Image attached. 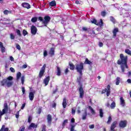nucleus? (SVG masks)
<instances>
[{
	"label": "nucleus",
	"mask_w": 131,
	"mask_h": 131,
	"mask_svg": "<svg viewBox=\"0 0 131 131\" xmlns=\"http://www.w3.org/2000/svg\"><path fill=\"white\" fill-rule=\"evenodd\" d=\"M16 32L17 34V35H18V36L21 37V31H20V30L19 29H16Z\"/></svg>",
	"instance_id": "35"
},
{
	"label": "nucleus",
	"mask_w": 131,
	"mask_h": 131,
	"mask_svg": "<svg viewBox=\"0 0 131 131\" xmlns=\"http://www.w3.org/2000/svg\"><path fill=\"white\" fill-rule=\"evenodd\" d=\"M1 131H9V128L6 127V126L3 125L1 129Z\"/></svg>",
	"instance_id": "25"
},
{
	"label": "nucleus",
	"mask_w": 131,
	"mask_h": 131,
	"mask_svg": "<svg viewBox=\"0 0 131 131\" xmlns=\"http://www.w3.org/2000/svg\"><path fill=\"white\" fill-rule=\"evenodd\" d=\"M32 120V117H31V116H29L28 120V122L30 123V122H31Z\"/></svg>",
	"instance_id": "44"
},
{
	"label": "nucleus",
	"mask_w": 131,
	"mask_h": 131,
	"mask_svg": "<svg viewBox=\"0 0 131 131\" xmlns=\"http://www.w3.org/2000/svg\"><path fill=\"white\" fill-rule=\"evenodd\" d=\"M66 123H68V120L67 119H66L63 121L62 123V128L65 127V125H66Z\"/></svg>",
	"instance_id": "30"
},
{
	"label": "nucleus",
	"mask_w": 131,
	"mask_h": 131,
	"mask_svg": "<svg viewBox=\"0 0 131 131\" xmlns=\"http://www.w3.org/2000/svg\"><path fill=\"white\" fill-rule=\"evenodd\" d=\"M125 53H126V54H127L128 55H130V56H131V51H130V50H129V49H126L125 50Z\"/></svg>",
	"instance_id": "38"
},
{
	"label": "nucleus",
	"mask_w": 131,
	"mask_h": 131,
	"mask_svg": "<svg viewBox=\"0 0 131 131\" xmlns=\"http://www.w3.org/2000/svg\"><path fill=\"white\" fill-rule=\"evenodd\" d=\"M111 121H112V117L110 115L108 118V120L107 121V124H110L111 123Z\"/></svg>",
	"instance_id": "31"
},
{
	"label": "nucleus",
	"mask_w": 131,
	"mask_h": 131,
	"mask_svg": "<svg viewBox=\"0 0 131 131\" xmlns=\"http://www.w3.org/2000/svg\"><path fill=\"white\" fill-rule=\"evenodd\" d=\"M49 5L50 6H51V7H55V6H56V1H52L49 3Z\"/></svg>",
	"instance_id": "28"
},
{
	"label": "nucleus",
	"mask_w": 131,
	"mask_h": 131,
	"mask_svg": "<svg viewBox=\"0 0 131 131\" xmlns=\"http://www.w3.org/2000/svg\"><path fill=\"white\" fill-rule=\"evenodd\" d=\"M31 32L33 35H35L37 32V28L35 26H32L31 28Z\"/></svg>",
	"instance_id": "10"
},
{
	"label": "nucleus",
	"mask_w": 131,
	"mask_h": 131,
	"mask_svg": "<svg viewBox=\"0 0 131 131\" xmlns=\"http://www.w3.org/2000/svg\"><path fill=\"white\" fill-rule=\"evenodd\" d=\"M21 6L23 7V8H25L26 9H30L31 7L30 6V5L27 3H23L21 4Z\"/></svg>",
	"instance_id": "14"
},
{
	"label": "nucleus",
	"mask_w": 131,
	"mask_h": 131,
	"mask_svg": "<svg viewBox=\"0 0 131 131\" xmlns=\"http://www.w3.org/2000/svg\"><path fill=\"white\" fill-rule=\"evenodd\" d=\"M117 32H118V28H115L113 31L114 38L116 37V34H117Z\"/></svg>",
	"instance_id": "18"
},
{
	"label": "nucleus",
	"mask_w": 131,
	"mask_h": 131,
	"mask_svg": "<svg viewBox=\"0 0 131 131\" xmlns=\"http://www.w3.org/2000/svg\"><path fill=\"white\" fill-rule=\"evenodd\" d=\"M46 125H42V128L41 131H46Z\"/></svg>",
	"instance_id": "51"
},
{
	"label": "nucleus",
	"mask_w": 131,
	"mask_h": 131,
	"mask_svg": "<svg viewBox=\"0 0 131 131\" xmlns=\"http://www.w3.org/2000/svg\"><path fill=\"white\" fill-rule=\"evenodd\" d=\"M103 46H104V44L102 42H100L99 43V47H100V48H102V47H103Z\"/></svg>",
	"instance_id": "52"
},
{
	"label": "nucleus",
	"mask_w": 131,
	"mask_h": 131,
	"mask_svg": "<svg viewBox=\"0 0 131 131\" xmlns=\"http://www.w3.org/2000/svg\"><path fill=\"white\" fill-rule=\"evenodd\" d=\"M57 91H58V87H56V89L54 90L53 94H56V93H57Z\"/></svg>",
	"instance_id": "53"
},
{
	"label": "nucleus",
	"mask_w": 131,
	"mask_h": 131,
	"mask_svg": "<svg viewBox=\"0 0 131 131\" xmlns=\"http://www.w3.org/2000/svg\"><path fill=\"white\" fill-rule=\"evenodd\" d=\"M22 92H23V94L24 95V94H25V87H22Z\"/></svg>",
	"instance_id": "56"
},
{
	"label": "nucleus",
	"mask_w": 131,
	"mask_h": 131,
	"mask_svg": "<svg viewBox=\"0 0 131 131\" xmlns=\"http://www.w3.org/2000/svg\"><path fill=\"white\" fill-rule=\"evenodd\" d=\"M25 130V127H23L21 128L20 129V131H24Z\"/></svg>",
	"instance_id": "63"
},
{
	"label": "nucleus",
	"mask_w": 131,
	"mask_h": 131,
	"mask_svg": "<svg viewBox=\"0 0 131 131\" xmlns=\"http://www.w3.org/2000/svg\"><path fill=\"white\" fill-rule=\"evenodd\" d=\"M49 81H50V76H48L47 78L44 79L43 82L45 85H48V84H49Z\"/></svg>",
	"instance_id": "17"
},
{
	"label": "nucleus",
	"mask_w": 131,
	"mask_h": 131,
	"mask_svg": "<svg viewBox=\"0 0 131 131\" xmlns=\"http://www.w3.org/2000/svg\"><path fill=\"white\" fill-rule=\"evenodd\" d=\"M88 107L89 110L91 111V114H92L93 115H95L96 114V112L94 110L93 107H92L91 105H89Z\"/></svg>",
	"instance_id": "21"
},
{
	"label": "nucleus",
	"mask_w": 131,
	"mask_h": 131,
	"mask_svg": "<svg viewBox=\"0 0 131 131\" xmlns=\"http://www.w3.org/2000/svg\"><path fill=\"white\" fill-rule=\"evenodd\" d=\"M38 20H39V21H43V19L42 18V17L41 16H39V17H38Z\"/></svg>",
	"instance_id": "57"
},
{
	"label": "nucleus",
	"mask_w": 131,
	"mask_h": 131,
	"mask_svg": "<svg viewBox=\"0 0 131 131\" xmlns=\"http://www.w3.org/2000/svg\"><path fill=\"white\" fill-rule=\"evenodd\" d=\"M12 80H13V77L9 76L6 79H4L1 81V85L11 88L13 85V83H14Z\"/></svg>",
	"instance_id": "2"
},
{
	"label": "nucleus",
	"mask_w": 131,
	"mask_h": 131,
	"mask_svg": "<svg viewBox=\"0 0 131 131\" xmlns=\"http://www.w3.org/2000/svg\"><path fill=\"white\" fill-rule=\"evenodd\" d=\"M28 66V65H27L26 64H24V65H23L21 68H22V69H26V68H27Z\"/></svg>",
	"instance_id": "48"
},
{
	"label": "nucleus",
	"mask_w": 131,
	"mask_h": 131,
	"mask_svg": "<svg viewBox=\"0 0 131 131\" xmlns=\"http://www.w3.org/2000/svg\"><path fill=\"white\" fill-rule=\"evenodd\" d=\"M91 22L93 24H95L98 26H103V20L102 19H100V21H98L95 19H93V20L91 21Z\"/></svg>",
	"instance_id": "6"
},
{
	"label": "nucleus",
	"mask_w": 131,
	"mask_h": 131,
	"mask_svg": "<svg viewBox=\"0 0 131 131\" xmlns=\"http://www.w3.org/2000/svg\"><path fill=\"white\" fill-rule=\"evenodd\" d=\"M70 66V69L71 70H74V68H75V67L74 66V64L73 63H69Z\"/></svg>",
	"instance_id": "32"
},
{
	"label": "nucleus",
	"mask_w": 131,
	"mask_h": 131,
	"mask_svg": "<svg viewBox=\"0 0 131 131\" xmlns=\"http://www.w3.org/2000/svg\"><path fill=\"white\" fill-rule=\"evenodd\" d=\"M41 111H42V107H39V108L38 109L37 114H40V113H41Z\"/></svg>",
	"instance_id": "45"
},
{
	"label": "nucleus",
	"mask_w": 131,
	"mask_h": 131,
	"mask_svg": "<svg viewBox=\"0 0 131 131\" xmlns=\"http://www.w3.org/2000/svg\"><path fill=\"white\" fill-rule=\"evenodd\" d=\"M16 48L17 50H19V51L21 50V47H20V45L18 43H16Z\"/></svg>",
	"instance_id": "43"
},
{
	"label": "nucleus",
	"mask_w": 131,
	"mask_h": 131,
	"mask_svg": "<svg viewBox=\"0 0 131 131\" xmlns=\"http://www.w3.org/2000/svg\"><path fill=\"white\" fill-rule=\"evenodd\" d=\"M84 64H89V65H91V64H92V62L89 60L88 58H86Z\"/></svg>",
	"instance_id": "36"
},
{
	"label": "nucleus",
	"mask_w": 131,
	"mask_h": 131,
	"mask_svg": "<svg viewBox=\"0 0 131 131\" xmlns=\"http://www.w3.org/2000/svg\"><path fill=\"white\" fill-rule=\"evenodd\" d=\"M4 15H8V14H12V11H9L8 10H5L4 11Z\"/></svg>",
	"instance_id": "29"
},
{
	"label": "nucleus",
	"mask_w": 131,
	"mask_h": 131,
	"mask_svg": "<svg viewBox=\"0 0 131 131\" xmlns=\"http://www.w3.org/2000/svg\"><path fill=\"white\" fill-rule=\"evenodd\" d=\"M56 75L60 76L61 75V69L60 67H57Z\"/></svg>",
	"instance_id": "22"
},
{
	"label": "nucleus",
	"mask_w": 131,
	"mask_h": 131,
	"mask_svg": "<svg viewBox=\"0 0 131 131\" xmlns=\"http://www.w3.org/2000/svg\"><path fill=\"white\" fill-rule=\"evenodd\" d=\"M127 122L126 120L121 121L119 123L120 127H122V128L125 127L126 126Z\"/></svg>",
	"instance_id": "12"
},
{
	"label": "nucleus",
	"mask_w": 131,
	"mask_h": 131,
	"mask_svg": "<svg viewBox=\"0 0 131 131\" xmlns=\"http://www.w3.org/2000/svg\"><path fill=\"white\" fill-rule=\"evenodd\" d=\"M88 116V112L86 109L84 110V113L82 114V119L83 120H85L86 119V117Z\"/></svg>",
	"instance_id": "13"
},
{
	"label": "nucleus",
	"mask_w": 131,
	"mask_h": 131,
	"mask_svg": "<svg viewBox=\"0 0 131 131\" xmlns=\"http://www.w3.org/2000/svg\"><path fill=\"white\" fill-rule=\"evenodd\" d=\"M10 60H11L12 61H14V57H13L12 56H10Z\"/></svg>",
	"instance_id": "64"
},
{
	"label": "nucleus",
	"mask_w": 131,
	"mask_h": 131,
	"mask_svg": "<svg viewBox=\"0 0 131 131\" xmlns=\"http://www.w3.org/2000/svg\"><path fill=\"white\" fill-rule=\"evenodd\" d=\"M71 122H72V123H74L75 122V119H74V118H72L71 120Z\"/></svg>",
	"instance_id": "54"
},
{
	"label": "nucleus",
	"mask_w": 131,
	"mask_h": 131,
	"mask_svg": "<svg viewBox=\"0 0 131 131\" xmlns=\"http://www.w3.org/2000/svg\"><path fill=\"white\" fill-rule=\"evenodd\" d=\"M16 118H19V112H17L16 114L15 115Z\"/></svg>",
	"instance_id": "59"
},
{
	"label": "nucleus",
	"mask_w": 131,
	"mask_h": 131,
	"mask_svg": "<svg viewBox=\"0 0 131 131\" xmlns=\"http://www.w3.org/2000/svg\"><path fill=\"white\" fill-rule=\"evenodd\" d=\"M10 39H12V40L15 39V35H14V34H13V33H10Z\"/></svg>",
	"instance_id": "39"
},
{
	"label": "nucleus",
	"mask_w": 131,
	"mask_h": 131,
	"mask_svg": "<svg viewBox=\"0 0 131 131\" xmlns=\"http://www.w3.org/2000/svg\"><path fill=\"white\" fill-rule=\"evenodd\" d=\"M115 106H116L115 102H114V101H113L111 104V109H114V108H115Z\"/></svg>",
	"instance_id": "37"
},
{
	"label": "nucleus",
	"mask_w": 131,
	"mask_h": 131,
	"mask_svg": "<svg viewBox=\"0 0 131 131\" xmlns=\"http://www.w3.org/2000/svg\"><path fill=\"white\" fill-rule=\"evenodd\" d=\"M119 83H120V78L119 77H117L116 79V85H119Z\"/></svg>",
	"instance_id": "26"
},
{
	"label": "nucleus",
	"mask_w": 131,
	"mask_h": 131,
	"mask_svg": "<svg viewBox=\"0 0 131 131\" xmlns=\"http://www.w3.org/2000/svg\"><path fill=\"white\" fill-rule=\"evenodd\" d=\"M90 128H94L95 127V125L92 124L89 126Z\"/></svg>",
	"instance_id": "58"
},
{
	"label": "nucleus",
	"mask_w": 131,
	"mask_h": 131,
	"mask_svg": "<svg viewBox=\"0 0 131 131\" xmlns=\"http://www.w3.org/2000/svg\"><path fill=\"white\" fill-rule=\"evenodd\" d=\"M67 106V101H66V98H64L63 99V102H62V107L64 109L66 108Z\"/></svg>",
	"instance_id": "20"
},
{
	"label": "nucleus",
	"mask_w": 131,
	"mask_h": 131,
	"mask_svg": "<svg viewBox=\"0 0 131 131\" xmlns=\"http://www.w3.org/2000/svg\"><path fill=\"white\" fill-rule=\"evenodd\" d=\"M82 75H80V76L79 77V78H77L78 82H80V80L81 79V76Z\"/></svg>",
	"instance_id": "50"
},
{
	"label": "nucleus",
	"mask_w": 131,
	"mask_h": 131,
	"mask_svg": "<svg viewBox=\"0 0 131 131\" xmlns=\"http://www.w3.org/2000/svg\"><path fill=\"white\" fill-rule=\"evenodd\" d=\"M72 114H73V115L75 114V110L72 108Z\"/></svg>",
	"instance_id": "60"
},
{
	"label": "nucleus",
	"mask_w": 131,
	"mask_h": 131,
	"mask_svg": "<svg viewBox=\"0 0 131 131\" xmlns=\"http://www.w3.org/2000/svg\"><path fill=\"white\" fill-rule=\"evenodd\" d=\"M51 57H53L55 55V49L53 48H51L50 51L49 53Z\"/></svg>",
	"instance_id": "16"
},
{
	"label": "nucleus",
	"mask_w": 131,
	"mask_h": 131,
	"mask_svg": "<svg viewBox=\"0 0 131 131\" xmlns=\"http://www.w3.org/2000/svg\"><path fill=\"white\" fill-rule=\"evenodd\" d=\"M31 21L33 23H35V22H36L37 21V17H34L32 18Z\"/></svg>",
	"instance_id": "34"
},
{
	"label": "nucleus",
	"mask_w": 131,
	"mask_h": 131,
	"mask_svg": "<svg viewBox=\"0 0 131 131\" xmlns=\"http://www.w3.org/2000/svg\"><path fill=\"white\" fill-rule=\"evenodd\" d=\"M26 105V103H25L22 104L21 107V110H23V109H24Z\"/></svg>",
	"instance_id": "49"
},
{
	"label": "nucleus",
	"mask_w": 131,
	"mask_h": 131,
	"mask_svg": "<svg viewBox=\"0 0 131 131\" xmlns=\"http://www.w3.org/2000/svg\"><path fill=\"white\" fill-rule=\"evenodd\" d=\"M21 74L20 72H18L16 74V80H19L21 77Z\"/></svg>",
	"instance_id": "27"
},
{
	"label": "nucleus",
	"mask_w": 131,
	"mask_h": 131,
	"mask_svg": "<svg viewBox=\"0 0 131 131\" xmlns=\"http://www.w3.org/2000/svg\"><path fill=\"white\" fill-rule=\"evenodd\" d=\"M99 116L101 117V118L104 117V112H103V110L102 108L99 110Z\"/></svg>",
	"instance_id": "24"
},
{
	"label": "nucleus",
	"mask_w": 131,
	"mask_h": 131,
	"mask_svg": "<svg viewBox=\"0 0 131 131\" xmlns=\"http://www.w3.org/2000/svg\"><path fill=\"white\" fill-rule=\"evenodd\" d=\"M110 20L113 22V23H115V18L113 16H110Z\"/></svg>",
	"instance_id": "42"
},
{
	"label": "nucleus",
	"mask_w": 131,
	"mask_h": 131,
	"mask_svg": "<svg viewBox=\"0 0 131 131\" xmlns=\"http://www.w3.org/2000/svg\"><path fill=\"white\" fill-rule=\"evenodd\" d=\"M48 56V51L47 50H45L43 52V56L47 57Z\"/></svg>",
	"instance_id": "47"
},
{
	"label": "nucleus",
	"mask_w": 131,
	"mask_h": 131,
	"mask_svg": "<svg viewBox=\"0 0 131 131\" xmlns=\"http://www.w3.org/2000/svg\"><path fill=\"white\" fill-rule=\"evenodd\" d=\"M127 56L123 55V54H121L120 55V59L117 61V64L120 65L121 70L122 73L125 74V71L126 69H128V66H127Z\"/></svg>",
	"instance_id": "1"
},
{
	"label": "nucleus",
	"mask_w": 131,
	"mask_h": 131,
	"mask_svg": "<svg viewBox=\"0 0 131 131\" xmlns=\"http://www.w3.org/2000/svg\"><path fill=\"white\" fill-rule=\"evenodd\" d=\"M44 19L45 20L43 21V23L45 26H47V24H48V23H49L51 20V17L48 15L45 16L44 17Z\"/></svg>",
	"instance_id": "9"
},
{
	"label": "nucleus",
	"mask_w": 131,
	"mask_h": 131,
	"mask_svg": "<svg viewBox=\"0 0 131 131\" xmlns=\"http://www.w3.org/2000/svg\"><path fill=\"white\" fill-rule=\"evenodd\" d=\"M47 122L49 125H51V123H52V115L51 114L47 116Z\"/></svg>",
	"instance_id": "15"
},
{
	"label": "nucleus",
	"mask_w": 131,
	"mask_h": 131,
	"mask_svg": "<svg viewBox=\"0 0 131 131\" xmlns=\"http://www.w3.org/2000/svg\"><path fill=\"white\" fill-rule=\"evenodd\" d=\"M46 67H47V64H45L40 70L39 73V78H41L42 76H43V74H45V72L46 71Z\"/></svg>",
	"instance_id": "5"
},
{
	"label": "nucleus",
	"mask_w": 131,
	"mask_h": 131,
	"mask_svg": "<svg viewBox=\"0 0 131 131\" xmlns=\"http://www.w3.org/2000/svg\"><path fill=\"white\" fill-rule=\"evenodd\" d=\"M30 92L29 94V98L30 101H33L34 99V94H35V91L34 90L32 91L31 89H30Z\"/></svg>",
	"instance_id": "7"
},
{
	"label": "nucleus",
	"mask_w": 131,
	"mask_h": 131,
	"mask_svg": "<svg viewBox=\"0 0 131 131\" xmlns=\"http://www.w3.org/2000/svg\"><path fill=\"white\" fill-rule=\"evenodd\" d=\"M101 15L102 16V17H105V16H106V11H103L101 12Z\"/></svg>",
	"instance_id": "41"
},
{
	"label": "nucleus",
	"mask_w": 131,
	"mask_h": 131,
	"mask_svg": "<svg viewBox=\"0 0 131 131\" xmlns=\"http://www.w3.org/2000/svg\"><path fill=\"white\" fill-rule=\"evenodd\" d=\"M23 34L24 36H26V35H27V34H28V32H27V30H23Z\"/></svg>",
	"instance_id": "40"
},
{
	"label": "nucleus",
	"mask_w": 131,
	"mask_h": 131,
	"mask_svg": "<svg viewBox=\"0 0 131 131\" xmlns=\"http://www.w3.org/2000/svg\"><path fill=\"white\" fill-rule=\"evenodd\" d=\"M130 76H131V72L129 71L128 72V77H130Z\"/></svg>",
	"instance_id": "61"
},
{
	"label": "nucleus",
	"mask_w": 131,
	"mask_h": 131,
	"mask_svg": "<svg viewBox=\"0 0 131 131\" xmlns=\"http://www.w3.org/2000/svg\"><path fill=\"white\" fill-rule=\"evenodd\" d=\"M20 80L22 84H24V81H25V76L21 77Z\"/></svg>",
	"instance_id": "33"
},
{
	"label": "nucleus",
	"mask_w": 131,
	"mask_h": 131,
	"mask_svg": "<svg viewBox=\"0 0 131 131\" xmlns=\"http://www.w3.org/2000/svg\"><path fill=\"white\" fill-rule=\"evenodd\" d=\"M79 98L82 99L83 98V96H84V91H83V88L82 86H80L79 89Z\"/></svg>",
	"instance_id": "8"
},
{
	"label": "nucleus",
	"mask_w": 131,
	"mask_h": 131,
	"mask_svg": "<svg viewBox=\"0 0 131 131\" xmlns=\"http://www.w3.org/2000/svg\"><path fill=\"white\" fill-rule=\"evenodd\" d=\"M1 52L2 53H5L6 52V48L4 47L1 48Z\"/></svg>",
	"instance_id": "46"
},
{
	"label": "nucleus",
	"mask_w": 131,
	"mask_h": 131,
	"mask_svg": "<svg viewBox=\"0 0 131 131\" xmlns=\"http://www.w3.org/2000/svg\"><path fill=\"white\" fill-rule=\"evenodd\" d=\"M120 105L122 107H124L125 106V101H124V99H123V98L121 97L120 99Z\"/></svg>",
	"instance_id": "19"
},
{
	"label": "nucleus",
	"mask_w": 131,
	"mask_h": 131,
	"mask_svg": "<svg viewBox=\"0 0 131 131\" xmlns=\"http://www.w3.org/2000/svg\"><path fill=\"white\" fill-rule=\"evenodd\" d=\"M106 93L107 97H109L110 96V94L111 93V90L110 89V85H107L106 88L103 90L102 92V94H105Z\"/></svg>",
	"instance_id": "4"
},
{
	"label": "nucleus",
	"mask_w": 131,
	"mask_h": 131,
	"mask_svg": "<svg viewBox=\"0 0 131 131\" xmlns=\"http://www.w3.org/2000/svg\"><path fill=\"white\" fill-rule=\"evenodd\" d=\"M10 71H11V72H13V73L15 72V69L13 68H10Z\"/></svg>",
	"instance_id": "55"
},
{
	"label": "nucleus",
	"mask_w": 131,
	"mask_h": 131,
	"mask_svg": "<svg viewBox=\"0 0 131 131\" xmlns=\"http://www.w3.org/2000/svg\"><path fill=\"white\" fill-rule=\"evenodd\" d=\"M8 110H9V106H8V103L5 102L4 104V109L3 110L2 114H5L8 112Z\"/></svg>",
	"instance_id": "11"
},
{
	"label": "nucleus",
	"mask_w": 131,
	"mask_h": 131,
	"mask_svg": "<svg viewBox=\"0 0 131 131\" xmlns=\"http://www.w3.org/2000/svg\"><path fill=\"white\" fill-rule=\"evenodd\" d=\"M75 68L77 70V72H78L80 75H82V70H83V63L81 62L76 64Z\"/></svg>",
	"instance_id": "3"
},
{
	"label": "nucleus",
	"mask_w": 131,
	"mask_h": 131,
	"mask_svg": "<svg viewBox=\"0 0 131 131\" xmlns=\"http://www.w3.org/2000/svg\"><path fill=\"white\" fill-rule=\"evenodd\" d=\"M32 127L33 128H36V127H37V125L35 124L34 123H32L30 125L29 128H32Z\"/></svg>",
	"instance_id": "23"
},
{
	"label": "nucleus",
	"mask_w": 131,
	"mask_h": 131,
	"mask_svg": "<svg viewBox=\"0 0 131 131\" xmlns=\"http://www.w3.org/2000/svg\"><path fill=\"white\" fill-rule=\"evenodd\" d=\"M127 82L128 83H131V79H128L127 80Z\"/></svg>",
	"instance_id": "62"
}]
</instances>
